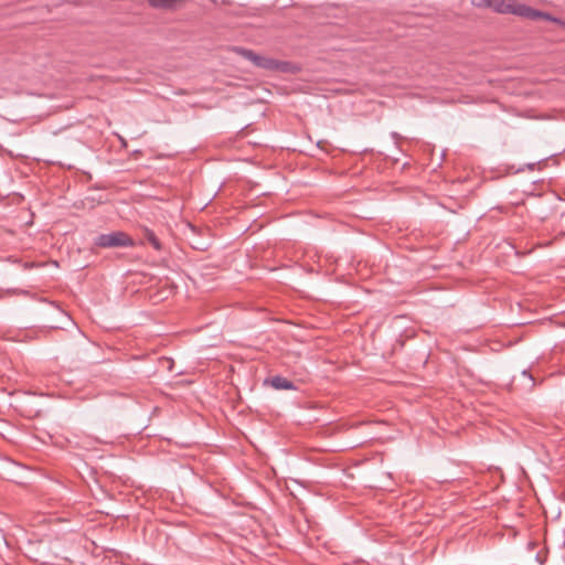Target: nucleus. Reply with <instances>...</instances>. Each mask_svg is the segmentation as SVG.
I'll list each match as a JSON object with an SVG mask.
<instances>
[{
    "label": "nucleus",
    "mask_w": 565,
    "mask_h": 565,
    "mask_svg": "<svg viewBox=\"0 0 565 565\" xmlns=\"http://www.w3.org/2000/svg\"><path fill=\"white\" fill-rule=\"evenodd\" d=\"M477 8H489L500 14H513L527 20H551L550 14L533 9L519 0H471Z\"/></svg>",
    "instance_id": "nucleus-1"
},
{
    "label": "nucleus",
    "mask_w": 565,
    "mask_h": 565,
    "mask_svg": "<svg viewBox=\"0 0 565 565\" xmlns=\"http://www.w3.org/2000/svg\"><path fill=\"white\" fill-rule=\"evenodd\" d=\"M146 238L147 241L153 246L154 249L160 250L161 249V243L157 238L153 232L147 231L146 232Z\"/></svg>",
    "instance_id": "nucleus-5"
},
{
    "label": "nucleus",
    "mask_w": 565,
    "mask_h": 565,
    "mask_svg": "<svg viewBox=\"0 0 565 565\" xmlns=\"http://www.w3.org/2000/svg\"><path fill=\"white\" fill-rule=\"evenodd\" d=\"M238 52L247 60L252 61L256 66L275 70L278 68V62L266 56L258 55L250 50L239 49Z\"/></svg>",
    "instance_id": "nucleus-3"
},
{
    "label": "nucleus",
    "mask_w": 565,
    "mask_h": 565,
    "mask_svg": "<svg viewBox=\"0 0 565 565\" xmlns=\"http://www.w3.org/2000/svg\"><path fill=\"white\" fill-rule=\"evenodd\" d=\"M275 390H296L295 384L286 377L276 375L266 381Z\"/></svg>",
    "instance_id": "nucleus-4"
},
{
    "label": "nucleus",
    "mask_w": 565,
    "mask_h": 565,
    "mask_svg": "<svg viewBox=\"0 0 565 565\" xmlns=\"http://www.w3.org/2000/svg\"><path fill=\"white\" fill-rule=\"evenodd\" d=\"M95 246L102 248L132 247L134 239L125 232H111L98 235L94 241Z\"/></svg>",
    "instance_id": "nucleus-2"
}]
</instances>
